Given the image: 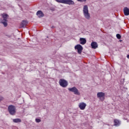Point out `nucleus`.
Returning <instances> with one entry per match:
<instances>
[{"instance_id": "f257e3e1", "label": "nucleus", "mask_w": 129, "mask_h": 129, "mask_svg": "<svg viewBox=\"0 0 129 129\" xmlns=\"http://www.w3.org/2000/svg\"><path fill=\"white\" fill-rule=\"evenodd\" d=\"M2 18L1 19V23L3 24L4 27L8 26V18L9 15L6 13H3L1 14Z\"/></svg>"}, {"instance_id": "f03ea898", "label": "nucleus", "mask_w": 129, "mask_h": 129, "mask_svg": "<svg viewBox=\"0 0 129 129\" xmlns=\"http://www.w3.org/2000/svg\"><path fill=\"white\" fill-rule=\"evenodd\" d=\"M83 13L86 20H90V14H89V11H88V6H87V5H85L84 6Z\"/></svg>"}, {"instance_id": "7ed1b4c3", "label": "nucleus", "mask_w": 129, "mask_h": 129, "mask_svg": "<svg viewBox=\"0 0 129 129\" xmlns=\"http://www.w3.org/2000/svg\"><path fill=\"white\" fill-rule=\"evenodd\" d=\"M56 3L64 4L65 5H74V2L72 0H55Z\"/></svg>"}, {"instance_id": "20e7f679", "label": "nucleus", "mask_w": 129, "mask_h": 129, "mask_svg": "<svg viewBox=\"0 0 129 129\" xmlns=\"http://www.w3.org/2000/svg\"><path fill=\"white\" fill-rule=\"evenodd\" d=\"M8 111L11 115H15L16 114V107L12 105L9 106Z\"/></svg>"}, {"instance_id": "39448f33", "label": "nucleus", "mask_w": 129, "mask_h": 129, "mask_svg": "<svg viewBox=\"0 0 129 129\" xmlns=\"http://www.w3.org/2000/svg\"><path fill=\"white\" fill-rule=\"evenodd\" d=\"M68 90L70 91L71 92H73V93L76 95H80V92H79L77 88L75 87H73L71 88H69Z\"/></svg>"}, {"instance_id": "423d86ee", "label": "nucleus", "mask_w": 129, "mask_h": 129, "mask_svg": "<svg viewBox=\"0 0 129 129\" xmlns=\"http://www.w3.org/2000/svg\"><path fill=\"white\" fill-rule=\"evenodd\" d=\"M59 84L61 87H67V86H68V82L64 79H60L59 81Z\"/></svg>"}, {"instance_id": "0eeeda50", "label": "nucleus", "mask_w": 129, "mask_h": 129, "mask_svg": "<svg viewBox=\"0 0 129 129\" xmlns=\"http://www.w3.org/2000/svg\"><path fill=\"white\" fill-rule=\"evenodd\" d=\"M97 97L101 101H103L105 98V93L100 92H98L97 94Z\"/></svg>"}, {"instance_id": "6e6552de", "label": "nucleus", "mask_w": 129, "mask_h": 129, "mask_svg": "<svg viewBox=\"0 0 129 129\" xmlns=\"http://www.w3.org/2000/svg\"><path fill=\"white\" fill-rule=\"evenodd\" d=\"M75 49L77 50L79 54H81V53H82V50H83V47L82 46H81V45L77 44L75 46Z\"/></svg>"}, {"instance_id": "1a4fd4ad", "label": "nucleus", "mask_w": 129, "mask_h": 129, "mask_svg": "<svg viewBox=\"0 0 129 129\" xmlns=\"http://www.w3.org/2000/svg\"><path fill=\"white\" fill-rule=\"evenodd\" d=\"M86 103L84 102H81L80 103L79 105V107L81 110H84L85 109V108L86 107Z\"/></svg>"}, {"instance_id": "9d476101", "label": "nucleus", "mask_w": 129, "mask_h": 129, "mask_svg": "<svg viewBox=\"0 0 129 129\" xmlns=\"http://www.w3.org/2000/svg\"><path fill=\"white\" fill-rule=\"evenodd\" d=\"M91 46L92 49H96L98 47V45L97 44V43L95 42H92L91 44Z\"/></svg>"}, {"instance_id": "9b49d317", "label": "nucleus", "mask_w": 129, "mask_h": 129, "mask_svg": "<svg viewBox=\"0 0 129 129\" xmlns=\"http://www.w3.org/2000/svg\"><path fill=\"white\" fill-rule=\"evenodd\" d=\"M123 13L124 16H129V9L125 7L123 9Z\"/></svg>"}, {"instance_id": "f8f14e48", "label": "nucleus", "mask_w": 129, "mask_h": 129, "mask_svg": "<svg viewBox=\"0 0 129 129\" xmlns=\"http://www.w3.org/2000/svg\"><path fill=\"white\" fill-rule=\"evenodd\" d=\"M36 15L38 18H42L44 16V13L41 11H37Z\"/></svg>"}, {"instance_id": "ddd939ff", "label": "nucleus", "mask_w": 129, "mask_h": 129, "mask_svg": "<svg viewBox=\"0 0 129 129\" xmlns=\"http://www.w3.org/2000/svg\"><path fill=\"white\" fill-rule=\"evenodd\" d=\"M114 125H115V126L120 125V121L116 119H114Z\"/></svg>"}, {"instance_id": "4468645a", "label": "nucleus", "mask_w": 129, "mask_h": 129, "mask_svg": "<svg viewBox=\"0 0 129 129\" xmlns=\"http://www.w3.org/2000/svg\"><path fill=\"white\" fill-rule=\"evenodd\" d=\"M80 42L81 45H85L86 44V39L84 38H81L80 39Z\"/></svg>"}, {"instance_id": "2eb2a0df", "label": "nucleus", "mask_w": 129, "mask_h": 129, "mask_svg": "<svg viewBox=\"0 0 129 129\" xmlns=\"http://www.w3.org/2000/svg\"><path fill=\"white\" fill-rule=\"evenodd\" d=\"M28 24V22L27 21H23L20 25L21 27L24 28L25 26Z\"/></svg>"}, {"instance_id": "dca6fc26", "label": "nucleus", "mask_w": 129, "mask_h": 129, "mask_svg": "<svg viewBox=\"0 0 129 129\" xmlns=\"http://www.w3.org/2000/svg\"><path fill=\"white\" fill-rule=\"evenodd\" d=\"M13 120V122H15V123L22 122V120H21V119L20 118L14 119Z\"/></svg>"}, {"instance_id": "f3484780", "label": "nucleus", "mask_w": 129, "mask_h": 129, "mask_svg": "<svg viewBox=\"0 0 129 129\" xmlns=\"http://www.w3.org/2000/svg\"><path fill=\"white\" fill-rule=\"evenodd\" d=\"M35 121L36 122H37V123L41 122V119L36 118L35 119Z\"/></svg>"}, {"instance_id": "a211bd4d", "label": "nucleus", "mask_w": 129, "mask_h": 129, "mask_svg": "<svg viewBox=\"0 0 129 129\" xmlns=\"http://www.w3.org/2000/svg\"><path fill=\"white\" fill-rule=\"evenodd\" d=\"M116 37L119 39L121 38V36L119 34H116Z\"/></svg>"}, {"instance_id": "6ab92c4d", "label": "nucleus", "mask_w": 129, "mask_h": 129, "mask_svg": "<svg viewBox=\"0 0 129 129\" xmlns=\"http://www.w3.org/2000/svg\"><path fill=\"white\" fill-rule=\"evenodd\" d=\"M78 2H81V3H84L86 2V0H77Z\"/></svg>"}, {"instance_id": "aec40b11", "label": "nucleus", "mask_w": 129, "mask_h": 129, "mask_svg": "<svg viewBox=\"0 0 129 129\" xmlns=\"http://www.w3.org/2000/svg\"><path fill=\"white\" fill-rule=\"evenodd\" d=\"M3 99H4V98L1 97V99H0V101H1V100H3Z\"/></svg>"}, {"instance_id": "412c9836", "label": "nucleus", "mask_w": 129, "mask_h": 129, "mask_svg": "<svg viewBox=\"0 0 129 129\" xmlns=\"http://www.w3.org/2000/svg\"><path fill=\"white\" fill-rule=\"evenodd\" d=\"M127 58L128 59H129V55H127Z\"/></svg>"}]
</instances>
